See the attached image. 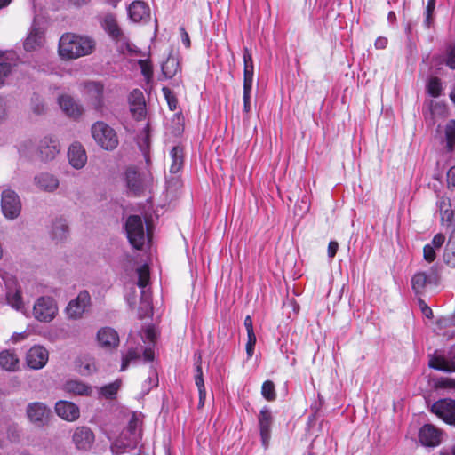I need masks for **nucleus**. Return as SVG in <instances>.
<instances>
[{
  "label": "nucleus",
  "instance_id": "nucleus-1",
  "mask_svg": "<svg viewBox=\"0 0 455 455\" xmlns=\"http://www.w3.org/2000/svg\"><path fill=\"white\" fill-rule=\"evenodd\" d=\"M94 47L91 37L66 33L60 38L59 54L63 60H73L91 54Z\"/></svg>",
  "mask_w": 455,
  "mask_h": 455
},
{
  "label": "nucleus",
  "instance_id": "nucleus-2",
  "mask_svg": "<svg viewBox=\"0 0 455 455\" xmlns=\"http://www.w3.org/2000/svg\"><path fill=\"white\" fill-rule=\"evenodd\" d=\"M125 233L131 245L141 250L147 242H150L151 231L148 223L146 226L138 215L129 216L125 221Z\"/></svg>",
  "mask_w": 455,
  "mask_h": 455
},
{
  "label": "nucleus",
  "instance_id": "nucleus-3",
  "mask_svg": "<svg viewBox=\"0 0 455 455\" xmlns=\"http://www.w3.org/2000/svg\"><path fill=\"white\" fill-rule=\"evenodd\" d=\"M80 92L87 106L100 114L106 108L105 88L101 82L86 81L80 85Z\"/></svg>",
  "mask_w": 455,
  "mask_h": 455
},
{
  "label": "nucleus",
  "instance_id": "nucleus-4",
  "mask_svg": "<svg viewBox=\"0 0 455 455\" xmlns=\"http://www.w3.org/2000/svg\"><path fill=\"white\" fill-rule=\"evenodd\" d=\"M141 439L140 421L135 413L132 414L127 427L121 432L120 435L112 443V450L116 449H134Z\"/></svg>",
  "mask_w": 455,
  "mask_h": 455
},
{
  "label": "nucleus",
  "instance_id": "nucleus-5",
  "mask_svg": "<svg viewBox=\"0 0 455 455\" xmlns=\"http://www.w3.org/2000/svg\"><path fill=\"white\" fill-rule=\"evenodd\" d=\"M91 132L97 145L103 149L113 150L118 146L119 140L116 131L103 121L95 122L92 125Z\"/></svg>",
  "mask_w": 455,
  "mask_h": 455
},
{
  "label": "nucleus",
  "instance_id": "nucleus-6",
  "mask_svg": "<svg viewBox=\"0 0 455 455\" xmlns=\"http://www.w3.org/2000/svg\"><path fill=\"white\" fill-rule=\"evenodd\" d=\"M101 25L104 30L108 34V36L116 40L117 43H121L120 51L124 53L125 51L128 52H136L133 48L134 46L130 44L127 38L124 36L121 28H119L116 19L112 14H107L102 21Z\"/></svg>",
  "mask_w": 455,
  "mask_h": 455
},
{
  "label": "nucleus",
  "instance_id": "nucleus-7",
  "mask_svg": "<svg viewBox=\"0 0 455 455\" xmlns=\"http://www.w3.org/2000/svg\"><path fill=\"white\" fill-rule=\"evenodd\" d=\"M58 313V307L52 297H40L33 307L35 318L40 322H51Z\"/></svg>",
  "mask_w": 455,
  "mask_h": 455
},
{
  "label": "nucleus",
  "instance_id": "nucleus-8",
  "mask_svg": "<svg viewBox=\"0 0 455 455\" xmlns=\"http://www.w3.org/2000/svg\"><path fill=\"white\" fill-rule=\"evenodd\" d=\"M138 274V286L141 289V300L140 309L142 313H140V316H146L151 314L152 306L150 293L146 290V287L149 281V268L147 265H143L137 269Z\"/></svg>",
  "mask_w": 455,
  "mask_h": 455
},
{
  "label": "nucleus",
  "instance_id": "nucleus-9",
  "mask_svg": "<svg viewBox=\"0 0 455 455\" xmlns=\"http://www.w3.org/2000/svg\"><path fill=\"white\" fill-rule=\"evenodd\" d=\"M438 280V268L432 267L428 271L418 272L411 277V288L416 294H422L428 285H436Z\"/></svg>",
  "mask_w": 455,
  "mask_h": 455
},
{
  "label": "nucleus",
  "instance_id": "nucleus-10",
  "mask_svg": "<svg viewBox=\"0 0 455 455\" xmlns=\"http://www.w3.org/2000/svg\"><path fill=\"white\" fill-rule=\"evenodd\" d=\"M428 366L441 371L455 372V347L449 351L447 355L439 351L429 355Z\"/></svg>",
  "mask_w": 455,
  "mask_h": 455
},
{
  "label": "nucleus",
  "instance_id": "nucleus-11",
  "mask_svg": "<svg viewBox=\"0 0 455 455\" xmlns=\"http://www.w3.org/2000/svg\"><path fill=\"white\" fill-rule=\"evenodd\" d=\"M1 208L6 219H16L21 210V204L18 195L10 189L2 192Z\"/></svg>",
  "mask_w": 455,
  "mask_h": 455
},
{
  "label": "nucleus",
  "instance_id": "nucleus-12",
  "mask_svg": "<svg viewBox=\"0 0 455 455\" xmlns=\"http://www.w3.org/2000/svg\"><path fill=\"white\" fill-rule=\"evenodd\" d=\"M91 306V296L87 291H81L77 297L67 306L66 312L70 319H80L86 309Z\"/></svg>",
  "mask_w": 455,
  "mask_h": 455
},
{
  "label": "nucleus",
  "instance_id": "nucleus-13",
  "mask_svg": "<svg viewBox=\"0 0 455 455\" xmlns=\"http://www.w3.org/2000/svg\"><path fill=\"white\" fill-rule=\"evenodd\" d=\"M431 411L447 424L455 425V400L440 399L432 404Z\"/></svg>",
  "mask_w": 455,
  "mask_h": 455
},
{
  "label": "nucleus",
  "instance_id": "nucleus-14",
  "mask_svg": "<svg viewBox=\"0 0 455 455\" xmlns=\"http://www.w3.org/2000/svg\"><path fill=\"white\" fill-rule=\"evenodd\" d=\"M49 359V353L43 346L32 347L26 355V362L29 368L34 370L42 369Z\"/></svg>",
  "mask_w": 455,
  "mask_h": 455
},
{
  "label": "nucleus",
  "instance_id": "nucleus-15",
  "mask_svg": "<svg viewBox=\"0 0 455 455\" xmlns=\"http://www.w3.org/2000/svg\"><path fill=\"white\" fill-rule=\"evenodd\" d=\"M44 44V31L34 21L23 46L27 52L41 49Z\"/></svg>",
  "mask_w": 455,
  "mask_h": 455
},
{
  "label": "nucleus",
  "instance_id": "nucleus-16",
  "mask_svg": "<svg viewBox=\"0 0 455 455\" xmlns=\"http://www.w3.org/2000/svg\"><path fill=\"white\" fill-rule=\"evenodd\" d=\"M55 411L60 418L68 422L76 421L80 417L79 407L66 400H60L55 403Z\"/></svg>",
  "mask_w": 455,
  "mask_h": 455
},
{
  "label": "nucleus",
  "instance_id": "nucleus-17",
  "mask_svg": "<svg viewBox=\"0 0 455 455\" xmlns=\"http://www.w3.org/2000/svg\"><path fill=\"white\" fill-rule=\"evenodd\" d=\"M260 437L263 446L268 445L271 436V426L273 422V417L271 411L267 407H263L258 416Z\"/></svg>",
  "mask_w": 455,
  "mask_h": 455
},
{
  "label": "nucleus",
  "instance_id": "nucleus-18",
  "mask_svg": "<svg viewBox=\"0 0 455 455\" xmlns=\"http://www.w3.org/2000/svg\"><path fill=\"white\" fill-rule=\"evenodd\" d=\"M419 439L422 445L435 447L441 443L442 432L433 425H424L419 433Z\"/></svg>",
  "mask_w": 455,
  "mask_h": 455
},
{
  "label": "nucleus",
  "instance_id": "nucleus-19",
  "mask_svg": "<svg viewBox=\"0 0 455 455\" xmlns=\"http://www.w3.org/2000/svg\"><path fill=\"white\" fill-rule=\"evenodd\" d=\"M73 442L78 450L87 451L94 443V434L87 427H78L73 434Z\"/></svg>",
  "mask_w": 455,
  "mask_h": 455
},
{
  "label": "nucleus",
  "instance_id": "nucleus-20",
  "mask_svg": "<svg viewBox=\"0 0 455 455\" xmlns=\"http://www.w3.org/2000/svg\"><path fill=\"white\" fill-rule=\"evenodd\" d=\"M96 339L99 346L105 349L116 348L119 344L118 333L110 327L100 328Z\"/></svg>",
  "mask_w": 455,
  "mask_h": 455
},
{
  "label": "nucleus",
  "instance_id": "nucleus-21",
  "mask_svg": "<svg viewBox=\"0 0 455 455\" xmlns=\"http://www.w3.org/2000/svg\"><path fill=\"white\" fill-rule=\"evenodd\" d=\"M69 164L75 169H82L87 162L84 148L78 142L71 144L68 151Z\"/></svg>",
  "mask_w": 455,
  "mask_h": 455
},
{
  "label": "nucleus",
  "instance_id": "nucleus-22",
  "mask_svg": "<svg viewBox=\"0 0 455 455\" xmlns=\"http://www.w3.org/2000/svg\"><path fill=\"white\" fill-rule=\"evenodd\" d=\"M50 413V409L43 403L35 402L28 405L27 414L28 419L35 423L44 424Z\"/></svg>",
  "mask_w": 455,
  "mask_h": 455
},
{
  "label": "nucleus",
  "instance_id": "nucleus-23",
  "mask_svg": "<svg viewBox=\"0 0 455 455\" xmlns=\"http://www.w3.org/2000/svg\"><path fill=\"white\" fill-rule=\"evenodd\" d=\"M129 104L131 112L137 118H140L145 114V98L143 92L140 89L132 90L129 94Z\"/></svg>",
  "mask_w": 455,
  "mask_h": 455
},
{
  "label": "nucleus",
  "instance_id": "nucleus-24",
  "mask_svg": "<svg viewBox=\"0 0 455 455\" xmlns=\"http://www.w3.org/2000/svg\"><path fill=\"white\" fill-rule=\"evenodd\" d=\"M60 151L58 140L51 136L44 137L39 144V152L45 160L53 159Z\"/></svg>",
  "mask_w": 455,
  "mask_h": 455
},
{
  "label": "nucleus",
  "instance_id": "nucleus-25",
  "mask_svg": "<svg viewBox=\"0 0 455 455\" xmlns=\"http://www.w3.org/2000/svg\"><path fill=\"white\" fill-rule=\"evenodd\" d=\"M59 105L63 112L68 116L76 118L83 113V107L79 105L71 96L61 95L59 97Z\"/></svg>",
  "mask_w": 455,
  "mask_h": 455
},
{
  "label": "nucleus",
  "instance_id": "nucleus-26",
  "mask_svg": "<svg viewBox=\"0 0 455 455\" xmlns=\"http://www.w3.org/2000/svg\"><path fill=\"white\" fill-rule=\"evenodd\" d=\"M128 15L133 22L146 20L150 14L149 7L142 1L132 2L127 9Z\"/></svg>",
  "mask_w": 455,
  "mask_h": 455
},
{
  "label": "nucleus",
  "instance_id": "nucleus-27",
  "mask_svg": "<svg viewBox=\"0 0 455 455\" xmlns=\"http://www.w3.org/2000/svg\"><path fill=\"white\" fill-rule=\"evenodd\" d=\"M63 390L69 394L85 396H91L93 392L92 386L78 379L67 380L63 385Z\"/></svg>",
  "mask_w": 455,
  "mask_h": 455
},
{
  "label": "nucleus",
  "instance_id": "nucleus-28",
  "mask_svg": "<svg viewBox=\"0 0 455 455\" xmlns=\"http://www.w3.org/2000/svg\"><path fill=\"white\" fill-rule=\"evenodd\" d=\"M144 343H147L143 350V359L145 362H152L154 360V346L156 339V334L152 327H147L141 337Z\"/></svg>",
  "mask_w": 455,
  "mask_h": 455
},
{
  "label": "nucleus",
  "instance_id": "nucleus-29",
  "mask_svg": "<svg viewBox=\"0 0 455 455\" xmlns=\"http://www.w3.org/2000/svg\"><path fill=\"white\" fill-rule=\"evenodd\" d=\"M37 188L46 192H53L59 187V180L52 174L43 172L35 177Z\"/></svg>",
  "mask_w": 455,
  "mask_h": 455
},
{
  "label": "nucleus",
  "instance_id": "nucleus-30",
  "mask_svg": "<svg viewBox=\"0 0 455 455\" xmlns=\"http://www.w3.org/2000/svg\"><path fill=\"white\" fill-rule=\"evenodd\" d=\"M433 64L435 67L444 64L451 69H455V43L448 45L442 54L435 56Z\"/></svg>",
  "mask_w": 455,
  "mask_h": 455
},
{
  "label": "nucleus",
  "instance_id": "nucleus-31",
  "mask_svg": "<svg viewBox=\"0 0 455 455\" xmlns=\"http://www.w3.org/2000/svg\"><path fill=\"white\" fill-rule=\"evenodd\" d=\"M77 371L83 376H91L97 371V365L94 357L82 355L76 361Z\"/></svg>",
  "mask_w": 455,
  "mask_h": 455
},
{
  "label": "nucleus",
  "instance_id": "nucleus-32",
  "mask_svg": "<svg viewBox=\"0 0 455 455\" xmlns=\"http://www.w3.org/2000/svg\"><path fill=\"white\" fill-rule=\"evenodd\" d=\"M195 356L197 358L195 362L196 374L195 376V382L198 388L199 393V406L202 407L204 404L206 397V390L204 383L203 371L201 366V355L196 354Z\"/></svg>",
  "mask_w": 455,
  "mask_h": 455
},
{
  "label": "nucleus",
  "instance_id": "nucleus-33",
  "mask_svg": "<svg viewBox=\"0 0 455 455\" xmlns=\"http://www.w3.org/2000/svg\"><path fill=\"white\" fill-rule=\"evenodd\" d=\"M6 301L12 308L25 314L26 307L20 289H9L6 292Z\"/></svg>",
  "mask_w": 455,
  "mask_h": 455
},
{
  "label": "nucleus",
  "instance_id": "nucleus-34",
  "mask_svg": "<svg viewBox=\"0 0 455 455\" xmlns=\"http://www.w3.org/2000/svg\"><path fill=\"white\" fill-rule=\"evenodd\" d=\"M180 71V61L178 56L170 55L162 64V72L166 78H172Z\"/></svg>",
  "mask_w": 455,
  "mask_h": 455
},
{
  "label": "nucleus",
  "instance_id": "nucleus-35",
  "mask_svg": "<svg viewBox=\"0 0 455 455\" xmlns=\"http://www.w3.org/2000/svg\"><path fill=\"white\" fill-rule=\"evenodd\" d=\"M122 386L121 379H116L114 382L98 387L97 392L100 398L106 400H113L116 397V395Z\"/></svg>",
  "mask_w": 455,
  "mask_h": 455
},
{
  "label": "nucleus",
  "instance_id": "nucleus-36",
  "mask_svg": "<svg viewBox=\"0 0 455 455\" xmlns=\"http://www.w3.org/2000/svg\"><path fill=\"white\" fill-rule=\"evenodd\" d=\"M144 347L142 346H140V347H131L128 348L127 352L125 354L123 355L122 356V363H121V369L120 371H124L129 364L131 363H134L136 361H138L141 355H143V350H144Z\"/></svg>",
  "mask_w": 455,
  "mask_h": 455
},
{
  "label": "nucleus",
  "instance_id": "nucleus-37",
  "mask_svg": "<svg viewBox=\"0 0 455 455\" xmlns=\"http://www.w3.org/2000/svg\"><path fill=\"white\" fill-rule=\"evenodd\" d=\"M170 172L178 173L183 165L184 153L180 146H174L170 151Z\"/></svg>",
  "mask_w": 455,
  "mask_h": 455
},
{
  "label": "nucleus",
  "instance_id": "nucleus-38",
  "mask_svg": "<svg viewBox=\"0 0 455 455\" xmlns=\"http://www.w3.org/2000/svg\"><path fill=\"white\" fill-rule=\"evenodd\" d=\"M125 180L128 188L133 193H139L142 189V180L134 168H128L125 172Z\"/></svg>",
  "mask_w": 455,
  "mask_h": 455
},
{
  "label": "nucleus",
  "instance_id": "nucleus-39",
  "mask_svg": "<svg viewBox=\"0 0 455 455\" xmlns=\"http://www.w3.org/2000/svg\"><path fill=\"white\" fill-rule=\"evenodd\" d=\"M19 359L16 355L9 350L0 353V367L10 371H13L18 368Z\"/></svg>",
  "mask_w": 455,
  "mask_h": 455
},
{
  "label": "nucleus",
  "instance_id": "nucleus-40",
  "mask_svg": "<svg viewBox=\"0 0 455 455\" xmlns=\"http://www.w3.org/2000/svg\"><path fill=\"white\" fill-rule=\"evenodd\" d=\"M15 65V54L9 53L7 57L0 56V86L4 84V79L12 71Z\"/></svg>",
  "mask_w": 455,
  "mask_h": 455
},
{
  "label": "nucleus",
  "instance_id": "nucleus-41",
  "mask_svg": "<svg viewBox=\"0 0 455 455\" xmlns=\"http://www.w3.org/2000/svg\"><path fill=\"white\" fill-rule=\"evenodd\" d=\"M443 260L446 265L455 268V228L451 231L446 244Z\"/></svg>",
  "mask_w": 455,
  "mask_h": 455
},
{
  "label": "nucleus",
  "instance_id": "nucleus-42",
  "mask_svg": "<svg viewBox=\"0 0 455 455\" xmlns=\"http://www.w3.org/2000/svg\"><path fill=\"white\" fill-rule=\"evenodd\" d=\"M243 82H253L254 65L252 55L248 48L243 50Z\"/></svg>",
  "mask_w": 455,
  "mask_h": 455
},
{
  "label": "nucleus",
  "instance_id": "nucleus-43",
  "mask_svg": "<svg viewBox=\"0 0 455 455\" xmlns=\"http://www.w3.org/2000/svg\"><path fill=\"white\" fill-rule=\"evenodd\" d=\"M68 234V225L65 220L60 219L53 222L52 227V236L57 241L66 237Z\"/></svg>",
  "mask_w": 455,
  "mask_h": 455
},
{
  "label": "nucleus",
  "instance_id": "nucleus-44",
  "mask_svg": "<svg viewBox=\"0 0 455 455\" xmlns=\"http://www.w3.org/2000/svg\"><path fill=\"white\" fill-rule=\"evenodd\" d=\"M445 142L447 150L453 151L455 148V120L449 121L445 126Z\"/></svg>",
  "mask_w": 455,
  "mask_h": 455
},
{
  "label": "nucleus",
  "instance_id": "nucleus-45",
  "mask_svg": "<svg viewBox=\"0 0 455 455\" xmlns=\"http://www.w3.org/2000/svg\"><path fill=\"white\" fill-rule=\"evenodd\" d=\"M442 91L443 86L441 80L436 76L430 77L427 84V93L434 98H437L441 95Z\"/></svg>",
  "mask_w": 455,
  "mask_h": 455
},
{
  "label": "nucleus",
  "instance_id": "nucleus-46",
  "mask_svg": "<svg viewBox=\"0 0 455 455\" xmlns=\"http://www.w3.org/2000/svg\"><path fill=\"white\" fill-rule=\"evenodd\" d=\"M253 82H243V112L248 114L251 111V93L252 90Z\"/></svg>",
  "mask_w": 455,
  "mask_h": 455
},
{
  "label": "nucleus",
  "instance_id": "nucleus-47",
  "mask_svg": "<svg viewBox=\"0 0 455 455\" xmlns=\"http://www.w3.org/2000/svg\"><path fill=\"white\" fill-rule=\"evenodd\" d=\"M261 395L267 401H274L276 398L275 387L271 380H266L262 384Z\"/></svg>",
  "mask_w": 455,
  "mask_h": 455
},
{
  "label": "nucleus",
  "instance_id": "nucleus-48",
  "mask_svg": "<svg viewBox=\"0 0 455 455\" xmlns=\"http://www.w3.org/2000/svg\"><path fill=\"white\" fill-rule=\"evenodd\" d=\"M138 64L140 68L141 74L144 76L147 83H149L153 77V68L148 60H139Z\"/></svg>",
  "mask_w": 455,
  "mask_h": 455
},
{
  "label": "nucleus",
  "instance_id": "nucleus-49",
  "mask_svg": "<svg viewBox=\"0 0 455 455\" xmlns=\"http://www.w3.org/2000/svg\"><path fill=\"white\" fill-rule=\"evenodd\" d=\"M436 389H455V380L450 378H438L434 380Z\"/></svg>",
  "mask_w": 455,
  "mask_h": 455
},
{
  "label": "nucleus",
  "instance_id": "nucleus-50",
  "mask_svg": "<svg viewBox=\"0 0 455 455\" xmlns=\"http://www.w3.org/2000/svg\"><path fill=\"white\" fill-rule=\"evenodd\" d=\"M157 385H158L157 374L154 370H151L148 378L147 379V380L145 381V383L143 385V390L145 393H148L149 390L153 387H156Z\"/></svg>",
  "mask_w": 455,
  "mask_h": 455
},
{
  "label": "nucleus",
  "instance_id": "nucleus-51",
  "mask_svg": "<svg viewBox=\"0 0 455 455\" xmlns=\"http://www.w3.org/2000/svg\"><path fill=\"white\" fill-rule=\"evenodd\" d=\"M163 93L164 98L168 103L169 108L171 110H175L177 108L178 100L172 91L166 87L163 88Z\"/></svg>",
  "mask_w": 455,
  "mask_h": 455
},
{
  "label": "nucleus",
  "instance_id": "nucleus-52",
  "mask_svg": "<svg viewBox=\"0 0 455 455\" xmlns=\"http://www.w3.org/2000/svg\"><path fill=\"white\" fill-rule=\"evenodd\" d=\"M435 1L436 0H427L425 18V23L427 27H429L432 23V15L435 8Z\"/></svg>",
  "mask_w": 455,
  "mask_h": 455
},
{
  "label": "nucleus",
  "instance_id": "nucleus-53",
  "mask_svg": "<svg viewBox=\"0 0 455 455\" xmlns=\"http://www.w3.org/2000/svg\"><path fill=\"white\" fill-rule=\"evenodd\" d=\"M437 249L430 246L429 244H426L424 246V249H423V257H424V259L428 262V263H432L435 259V257H436V251Z\"/></svg>",
  "mask_w": 455,
  "mask_h": 455
},
{
  "label": "nucleus",
  "instance_id": "nucleus-54",
  "mask_svg": "<svg viewBox=\"0 0 455 455\" xmlns=\"http://www.w3.org/2000/svg\"><path fill=\"white\" fill-rule=\"evenodd\" d=\"M248 337V340H247V343H246V354H247V357L248 358H251L252 357L253 355V353H254V347H255V344H256V335L253 334H250V335H247Z\"/></svg>",
  "mask_w": 455,
  "mask_h": 455
},
{
  "label": "nucleus",
  "instance_id": "nucleus-55",
  "mask_svg": "<svg viewBox=\"0 0 455 455\" xmlns=\"http://www.w3.org/2000/svg\"><path fill=\"white\" fill-rule=\"evenodd\" d=\"M444 242H445V236L443 234L439 233V234H436L433 237L431 243L428 244L430 246L439 250L443 245Z\"/></svg>",
  "mask_w": 455,
  "mask_h": 455
},
{
  "label": "nucleus",
  "instance_id": "nucleus-56",
  "mask_svg": "<svg viewBox=\"0 0 455 455\" xmlns=\"http://www.w3.org/2000/svg\"><path fill=\"white\" fill-rule=\"evenodd\" d=\"M440 215H441V221L443 224L446 223L448 225H450L452 221V218H453V211L452 209H446L443 212H440Z\"/></svg>",
  "mask_w": 455,
  "mask_h": 455
},
{
  "label": "nucleus",
  "instance_id": "nucleus-57",
  "mask_svg": "<svg viewBox=\"0 0 455 455\" xmlns=\"http://www.w3.org/2000/svg\"><path fill=\"white\" fill-rule=\"evenodd\" d=\"M339 249V243L336 241H331L328 244V257L329 259H332Z\"/></svg>",
  "mask_w": 455,
  "mask_h": 455
},
{
  "label": "nucleus",
  "instance_id": "nucleus-58",
  "mask_svg": "<svg viewBox=\"0 0 455 455\" xmlns=\"http://www.w3.org/2000/svg\"><path fill=\"white\" fill-rule=\"evenodd\" d=\"M437 207H438L440 212H443L445 210V208L447 210L451 209V206L450 200L443 196L439 198V200L437 201Z\"/></svg>",
  "mask_w": 455,
  "mask_h": 455
},
{
  "label": "nucleus",
  "instance_id": "nucleus-59",
  "mask_svg": "<svg viewBox=\"0 0 455 455\" xmlns=\"http://www.w3.org/2000/svg\"><path fill=\"white\" fill-rule=\"evenodd\" d=\"M180 33L182 44H184V46L186 48H189L191 45V42H190V38H189L188 32L186 31V29L183 27H180Z\"/></svg>",
  "mask_w": 455,
  "mask_h": 455
},
{
  "label": "nucleus",
  "instance_id": "nucleus-60",
  "mask_svg": "<svg viewBox=\"0 0 455 455\" xmlns=\"http://www.w3.org/2000/svg\"><path fill=\"white\" fill-rule=\"evenodd\" d=\"M419 306H420V309H421L422 314L427 318H432L433 317V311H432V309L422 299L419 300Z\"/></svg>",
  "mask_w": 455,
  "mask_h": 455
},
{
  "label": "nucleus",
  "instance_id": "nucleus-61",
  "mask_svg": "<svg viewBox=\"0 0 455 455\" xmlns=\"http://www.w3.org/2000/svg\"><path fill=\"white\" fill-rule=\"evenodd\" d=\"M448 186L455 187V166L451 167L447 172Z\"/></svg>",
  "mask_w": 455,
  "mask_h": 455
},
{
  "label": "nucleus",
  "instance_id": "nucleus-62",
  "mask_svg": "<svg viewBox=\"0 0 455 455\" xmlns=\"http://www.w3.org/2000/svg\"><path fill=\"white\" fill-rule=\"evenodd\" d=\"M244 327L246 329L247 335L255 334L253 331L252 319L250 315H247L244 319Z\"/></svg>",
  "mask_w": 455,
  "mask_h": 455
},
{
  "label": "nucleus",
  "instance_id": "nucleus-63",
  "mask_svg": "<svg viewBox=\"0 0 455 455\" xmlns=\"http://www.w3.org/2000/svg\"><path fill=\"white\" fill-rule=\"evenodd\" d=\"M27 337H28V334L26 331L15 332L12 334V336L11 337L10 339L12 343H17V342H20V341L25 339Z\"/></svg>",
  "mask_w": 455,
  "mask_h": 455
},
{
  "label": "nucleus",
  "instance_id": "nucleus-64",
  "mask_svg": "<svg viewBox=\"0 0 455 455\" xmlns=\"http://www.w3.org/2000/svg\"><path fill=\"white\" fill-rule=\"evenodd\" d=\"M374 44L377 49H385L387 45V39L386 37L379 36L376 39Z\"/></svg>",
  "mask_w": 455,
  "mask_h": 455
}]
</instances>
